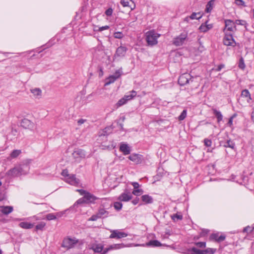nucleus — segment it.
Instances as JSON below:
<instances>
[{"label": "nucleus", "mask_w": 254, "mask_h": 254, "mask_svg": "<svg viewBox=\"0 0 254 254\" xmlns=\"http://www.w3.org/2000/svg\"><path fill=\"white\" fill-rule=\"evenodd\" d=\"M70 174L68 173V170L67 169H64L63 170L62 172V175L66 178Z\"/></svg>", "instance_id": "obj_55"}, {"label": "nucleus", "mask_w": 254, "mask_h": 254, "mask_svg": "<svg viewBox=\"0 0 254 254\" xmlns=\"http://www.w3.org/2000/svg\"><path fill=\"white\" fill-rule=\"evenodd\" d=\"M110 27H109V26L106 25V26L100 27L99 28V29L98 30H96L98 31H99V32H101V31H102L105 30H107Z\"/></svg>", "instance_id": "obj_57"}, {"label": "nucleus", "mask_w": 254, "mask_h": 254, "mask_svg": "<svg viewBox=\"0 0 254 254\" xmlns=\"http://www.w3.org/2000/svg\"><path fill=\"white\" fill-rule=\"evenodd\" d=\"M120 150L124 155H128L130 153V149L127 144L122 143L120 147Z\"/></svg>", "instance_id": "obj_20"}, {"label": "nucleus", "mask_w": 254, "mask_h": 254, "mask_svg": "<svg viewBox=\"0 0 254 254\" xmlns=\"http://www.w3.org/2000/svg\"><path fill=\"white\" fill-rule=\"evenodd\" d=\"M215 0H210L207 4L206 7L205 9V12L207 13L210 12L213 8V5L214 4Z\"/></svg>", "instance_id": "obj_31"}, {"label": "nucleus", "mask_w": 254, "mask_h": 254, "mask_svg": "<svg viewBox=\"0 0 254 254\" xmlns=\"http://www.w3.org/2000/svg\"><path fill=\"white\" fill-rule=\"evenodd\" d=\"M113 9L111 7H110L105 11V13L107 16H111L113 14Z\"/></svg>", "instance_id": "obj_53"}, {"label": "nucleus", "mask_w": 254, "mask_h": 254, "mask_svg": "<svg viewBox=\"0 0 254 254\" xmlns=\"http://www.w3.org/2000/svg\"><path fill=\"white\" fill-rule=\"evenodd\" d=\"M225 27L227 29V30L229 31H233L234 30H236V26L235 25V22L233 21L227 19L225 21Z\"/></svg>", "instance_id": "obj_13"}, {"label": "nucleus", "mask_w": 254, "mask_h": 254, "mask_svg": "<svg viewBox=\"0 0 254 254\" xmlns=\"http://www.w3.org/2000/svg\"><path fill=\"white\" fill-rule=\"evenodd\" d=\"M112 128L110 127H105L102 131V133L101 134V136H106L108 135L112 131Z\"/></svg>", "instance_id": "obj_37"}, {"label": "nucleus", "mask_w": 254, "mask_h": 254, "mask_svg": "<svg viewBox=\"0 0 254 254\" xmlns=\"http://www.w3.org/2000/svg\"><path fill=\"white\" fill-rule=\"evenodd\" d=\"M20 175L26 174L30 169L29 164L28 162L20 164L17 166Z\"/></svg>", "instance_id": "obj_10"}, {"label": "nucleus", "mask_w": 254, "mask_h": 254, "mask_svg": "<svg viewBox=\"0 0 254 254\" xmlns=\"http://www.w3.org/2000/svg\"><path fill=\"white\" fill-rule=\"evenodd\" d=\"M236 3L238 5L245 6V2L243 0H235Z\"/></svg>", "instance_id": "obj_56"}, {"label": "nucleus", "mask_w": 254, "mask_h": 254, "mask_svg": "<svg viewBox=\"0 0 254 254\" xmlns=\"http://www.w3.org/2000/svg\"><path fill=\"white\" fill-rule=\"evenodd\" d=\"M111 235L109 236L110 239H121L122 238L126 237L127 236V234L121 232L119 230H114L111 231Z\"/></svg>", "instance_id": "obj_6"}, {"label": "nucleus", "mask_w": 254, "mask_h": 254, "mask_svg": "<svg viewBox=\"0 0 254 254\" xmlns=\"http://www.w3.org/2000/svg\"><path fill=\"white\" fill-rule=\"evenodd\" d=\"M146 246L148 247H160L162 246V244L158 240H151L146 243Z\"/></svg>", "instance_id": "obj_24"}, {"label": "nucleus", "mask_w": 254, "mask_h": 254, "mask_svg": "<svg viewBox=\"0 0 254 254\" xmlns=\"http://www.w3.org/2000/svg\"><path fill=\"white\" fill-rule=\"evenodd\" d=\"M132 198V195L130 192L126 189L123 193H122L118 197V199L121 201H128Z\"/></svg>", "instance_id": "obj_9"}, {"label": "nucleus", "mask_w": 254, "mask_h": 254, "mask_svg": "<svg viewBox=\"0 0 254 254\" xmlns=\"http://www.w3.org/2000/svg\"><path fill=\"white\" fill-rule=\"evenodd\" d=\"M202 15L200 12H193L189 17H186L185 20L188 21L189 18L191 19H199L202 17Z\"/></svg>", "instance_id": "obj_22"}, {"label": "nucleus", "mask_w": 254, "mask_h": 254, "mask_svg": "<svg viewBox=\"0 0 254 254\" xmlns=\"http://www.w3.org/2000/svg\"><path fill=\"white\" fill-rule=\"evenodd\" d=\"M189 251L190 254H204L203 250H199L195 247H192Z\"/></svg>", "instance_id": "obj_32"}, {"label": "nucleus", "mask_w": 254, "mask_h": 254, "mask_svg": "<svg viewBox=\"0 0 254 254\" xmlns=\"http://www.w3.org/2000/svg\"><path fill=\"white\" fill-rule=\"evenodd\" d=\"M223 43L226 46H231L235 47L236 46V42L235 41L232 34H225V36L223 39Z\"/></svg>", "instance_id": "obj_7"}, {"label": "nucleus", "mask_w": 254, "mask_h": 254, "mask_svg": "<svg viewBox=\"0 0 254 254\" xmlns=\"http://www.w3.org/2000/svg\"><path fill=\"white\" fill-rule=\"evenodd\" d=\"M137 93L134 90H132L130 92V94L129 95H126L124 96V97L125 98L127 102L133 99L134 97L136 96Z\"/></svg>", "instance_id": "obj_29"}, {"label": "nucleus", "mask_w": 254, "mask_h": 254, "mask_svg": "<svg viewBox=\"0 0 254 254\" xmlns=\"http://www.w3.org/2000/svg\"><path fill=\"white\" fill-rule=\"evenodd\" d=\"M253 229H251V228L249 226L245 227L243 229V232L251 233Z\"/></svg>", "instance_id": "obj_58"}, {"label": "nucleus", "mask_w": 254, "mask_h": 254, "mask_svg": "<svg viewBox=\"0 0 254 254\" xmlns=\"http://www.w3.org/2000/svg\"><path fill=\"white\" fill-rule=\"evenodd\" d=\"M235 25H240L244 26L246 29H247V27L248 25V23L246 21L244 20H236L235 21Z\"/></svg>", "instance_id": "obj_38"}, {"label": "nucleus", "mask_w": 254, "mask_h": 254, "mask_svg": "<svg viewBox=\"0 0 254 254\" xmlns=\"http://www.w3.org/2000/svg\"><path fill=\"white\" fill-rule=\"evenodd\" d=\"M120 2L124 7H128L131 10L135 8V5L131 0H121Z\"/></svg>", "instance_id": "obj_16"}, {"label": "nucleus", "mask_w": 254, "mask_h": 254, "mask_svg": "<svg viewBox=\"0 0 254 254\" xmlns=\"http://www.w3.org/2000/svg\"><path fill=\"white\" fill-rule=\"evenodd\" d=\"M125 245L124 244H113L110 246L111 250L114 249H120L124 248Z\"/></svg>", "instance_id": "obj_36"}, {"label": "nucleus", "mask_w": 254, "mask_h": 254, "mask_svg": "<svg viewBox=\"0 0 254 254\" xmlns=\"http://www.w3.org/2000/svg\"><path fill=\"white\" fill-rule=\"evenodd\" d=\"M216 251V249L210 248H208L205 250H203L204 254H214Z\"/></svg>", "instance_id": "obj_39"}, {"label": "nucleus", "mask_w": 254, "mask_h": 254, "mask_svg": "<svg viewBox=\"0 0 254 254\" xmlns=\"http://www.w3.org/2000/svg\"><path fill=\"white\" fill-rule=\"evenodd\" d=\"M187 110H184L183 112L181 113V115L179 116L178 119L179 121L184 120L187 117Z\"/></svg>", "instance_id": "obj_43"}, {"label": "nucleus", "mask_w": 254, "mask_h": 254, "mask_svg": "<svg viewBox=\"0 0 254 254\" xmlns=\"http://www.w3.org/2000/svg\"><path fill=\"white\" fill-rule=\"evenodd\" d=\"M111 249L110 246L108 248H105V249H103V250L101 252V254H106Z\"/></svg>", "instance_id": "obj_61"}, {"label": "nucleus", "mask_w": 254, "mask_h": 254, "mask_svg": "<svg viewBox=\"0 0 254 254\" xmlns=\"http://www.w3.org/2000/svg\"><path fill=\"white\" fill-rule=\"evenodd\" d=\"M127 51V48L126 47L124 46H120L117 49L114 57H124L125 56Z\"/></svg>", "instance_id": "obj_15"}, {"label": "nucleus", "mask_w": 254, "mask_h": 254, "mask_svg": "<svg viewBox=\"0 0 254 254\" xmlns=\"http://www.w3.org/2000/svg\"><path fill=\"white\" fill-rule=\"evenodd\" d=\"M218 237H219L218 234H217V233H213V234H212L210 235V239H211V240H214L216 242H217V239H218Z\"/></svg>", "instance_id": "obj_54"}, {"label": "nucleus", "mask_w": 254, "mask_h": 254, "mask_svg": "<svg viewBox=\"0 0 254 254\" xmlns=\"http://www.w3.org/2000/svg\"><path fill=\"white\" fill-rule=\"evenodd\" d=\"M77 191H78L81 195H83V196L84 195H85L86 193H88V191H86L85 190H82V189L77 190Z\"/></svg>", "instance_id": "obj_60"}, {"label": "nucleus", "mask_w": 254, "mask_h": 254, "mask_svg": "<svg viewBox=\"0 0 254 254\" xmlns=\"http://www.w3.org/2000/svg\"><path fill=\"white\" fill-rule=\"evenodd\" d=\"M97 199V197L96 196L88 192V193H86L83 197L78 199L74 203V206L84 203H94L95 201Z\"/></svg>", "instance_id": "obj_1"}, {"label": "nucleus", "mask_w": 254, "mask_h": 254, "mask_svg": "<svg viewBox=\"0 0 254 254\" xmlns=\"http://www.w3.org/2000/svg\"><path fill=\"white\" fill-rule=\"evenodd\" d=\"M6 174L10 177H17L21 176L17 166L8 170Z\"/></svg>", "instance_id": "obj_12"}, {"label": "nucleus", "mask_w": 254, "mask_h": 254, "mask_svg": "<svg viewBox=\"0 0 254 254\" xmlns=\"http://www.w3.org/2000/svg\"><path fill=\"white\" fill-rule=\"evenodd\" d=\"M122 74V71L120 69H118L112 75L114 77H116V79L119 78Z\"/></svg>", "instance_id": "obj_47"}, {"label": "nucleus", "mask_w": 254, "mask_h": 254, "mask_svg": "<svg viewBox=\"0 0 254 254\" xmlns=\"http://www.w3.org/2000/svg\"><path fill=\"white\" fill-rule=\"evenodd\" d=\"M226 238V237L225 235H221L217 239V242H220L222 241H223Z\"/></svg>", "instance_id": "obj_59"}, {"label": "nucleus", "mask_w": 254, "mask_h": 254, "mask_svg": "<svg viewBox=\"0 0 254 254\" xmlns=\"http://www.w3.org/2000/svg\"><path fill=\"white\" fill-rule=\"evenodd\" d=\"M224 67V64H220L218 65L217 68L216 69V70L217 71H220L223 67Z\"/></svg>", "instance_id": "obj_63"}, {"label": "nucleus", "mask_w": 254, "mask_h": 254, "mask_svg": "<svg viewBox=\"0 0 254 254\" xmlns=\"http://www.w3.org/2000/svg\"><path fill=\"white\" fill-rule=\"evenodd\" d=\"M13 211V207L11 206H0V211L3 214L7 215Z\"/></svg>", "instance_id": "obj_19"}, {"label": "nucleus", "mask_w": 254, "mask_h": 254, "mask_svg": "<svg viewBox=\"0 0 254 254\" xmlns=\"http://www.w3.org/2000/svg\"><path fill=\"white\" fill-rule=\"evenodd\" d=\"M209 232V230L208 229H203L201 230V232L200 233V237H204L207 235Z\"/></svg>", "instance_id": "obj_52"}, {"label": "nucleus", "mask_w": 254, "mask_h": 254, "mask_svg": "<svg viewBox=\"0 0 254 254\" xmlns=\"http://www.w3.org/2000/svg\"><path fill=\"white\" fill-rule=\"evenodd\" d=\"M78 242V240L75 238H65L63 241L61 246L66 250H69L73 248Z\"/></svg>", "instance_id": "obj_2"}, {"label": "nucleus", "mask_w": 254, "mask_h": 254, "mask_svg": "<svg viewBox=\"0 0 254 254\" xmlns=\"http://www.w3.org/2000/svg\"><path fill=\"white\" fill-rule=\"evenodd\" d=\"M114 36L117 39H122L124 37V34L121 32H116L114 33Z\"/></svg>", "instance_id": "obj_48"}, {"label": "nucleus", "mask_w": 254, "mask_h": 254, "mask_svg": "<svg viewBox=\"0 0 254 254\" xmlns=\"http://www.w3.org/2000/svg\"><path fill=\"white\" fill-rule=\"evenodd\" d=\"M66 182L71 185L76 186L79 184V180L77 179L74 174H70L66 178Z\"/></svg>", "instance_id": "obj_11"}, {"label": "nucleus", "mask_w": 254, "mask_h": 254, "mask_svg": "<svg viewBox=\"0 0 254 254\" xmlns=\"http://www.w3.org/2000/svg\"><path fill=\"white\" fill-rule=\"evenodd\" d=\"M207 21L205 23L202 24L199 27V29L200 31L203 32H206L208 31V28L206 26Z\"/></svg>", "instance_id": "obj_44"}, {"label": "nucleus", "mask_w": 254, "mask_h": 254, "mask_svg": "<svg viewBox=\"0 0 254 254\" xmlns=\"http://www.w3.org/2000/svg\"><path fill=\"white\" fill-rule=\"evenodd\" d=\"M241 96L246 98L248 102L252 100L251 94L248 89H244L242 91Z\"/></svg>", "instance_id": "obj_25"}, {"label": "nucleus", "mask_w": 254, "mask_h": 254, "mask_svg": "<svg viewBox=\"0 0 254 254\" xmlns=\"http://www.w3.org/2000/svg\"><path fill=\"white\" fill-rule=\"evenodd\" d=\"M187 37L188 34L187 33H182L174 39L173 43L176 46H182L184 44Z\"/></svg>", "instance_id": "obj_5"}, {"label": "nucleus", "mask_w": 254, "mask_h": 254, "mask_svg": "<svg viewBox=\"0 0 254 254\" xmlns=\"http://www.w3.org/2000/svg\"><path fill=\"white\" fill-rule=\"evenodd\" d=\"M158 37L159 35H157L153 31H149L146 33V40L149 45H156Z\"/></svg>", "instance_id": "obj_3"}, {"label": "nucleus", "mask_w": 254, "mask_h": 254, "mask_svg": "<svg viewBox=\"0 0 254 254\" xmlns=\"http://www.w3.org/2000/svg\"><path fill=\"white\" fill-rule=\"evenodd\" d=\"M131 185L133 186L134 189H138L139 185L137 182H132Z\"/></svg>", "instance_id": "obj_62"}, {"label": "nucleus", "mask_w": 254, "mask_h": 254, "mask_svg": "<svg viewBox=\"0 0 254 254\" xmlns=\"http://www.w3.org/2000/svg\"><path fill=\"white\" fill-rule=\"evenodd\" d=\"M21 153L20 150H14L10 154V157L12 158L17 157Z\"/></svg>", "instance_id": "obj_40"}, {"label": "nucleus", "mask_w": 254, "mask_h": 254, "mask_svg": "<svg viewBox=\"0 0 254 254\" xmlns=\"http://www.w3.org/2000/svg\"><path fill=\"white\" fill-rule=\"evenodd\" d=\"M141 199L145 203H152L153 202V198L151 196L147 194L143 195L141 196Z\"/></svg>", "instance_id": "obj_26"}, {"label": "nucleus", "mask_w": 254, "mask_h": 254, "mask_svg": "<svg viewBox=\"0 0 254 254\" xmlns=\"http://www.w3.org/2000/svg\"><path fill=\"white\" fill-rule=\"evenodd\" d=\"M116 80V77H114L112 75H110L107 78H106L105 85H109L111 83H114Z\"/></svg>", "instance_id": "obj_33"}, {"label": "nucleus", "mask_w": 254, "mask_h": 254, "mask_svg": "<svg viewBox=\"0 0 254 254\" xmlns=\"http://www.w3.org/2000/svg\"><path fill=\"white\" fill-rule=\"evenodd\" d=\"M45 226L46 223L45 222H41L36 226L35 229L36 230H43Z\"/></svg>", "instance_id": "obj_41"}, {"label": "nucleus", "mask_w": 254, "mask_h": 254, "mask_svg": "<svg viewBox=\"0 0 254 254\" xmlns=\"http://www.w3.org/2000/svg\"><path fill=\"white\" fill-rule=\"evenodd\" d=\"M143 191L142 189H139L138 188V189H134L132 191V193L135 195L138 196L140 194V193H143Z\"/></svg>", "instance_id": "obj_49"}, {"label": "nucleus", "mask_w": 254, "mask_h": 254, "mask_svg": "<svg viewBox=\"0 0 254 254\" xmlns=\"http://www.w3.org/2000/svg\"><path fill=\"white\" fill-rule=\"evenodd\" d=\"M97 220V217L95 214L93 215L90 218H89L88 221H95Z\"/></svg>", "instance_id": "obj_64"}, {"label": "nucleus", "mask_w": 254, "mask_h": 254, "mask_svg": "<svg viewBox=\"0 0 254 254\" xmlns=\"http://www.w3.org/2000/svg\"><path fill=\"white\" fill-rule=\"evenodd\" d=\"M63 214L62 212H58L56 215L53 213H49L46 215V217L47 220L50 221L56 219L57 217H61Z\"/></svg>", "instance_id": "obj_21"}, {"label": "nucleus", "mask_w": 254, "mask_h": 254, "mask_svg": "<svg viewBox=\"0 0 254 254\" xmlns=\"http://www.w3.org/2000/svg\"><path fill=\"white\" fill-rule=\"evenodd\" d=\"M212 111L214 115L215 116L217 119V122L219 123L222 121L223 116L221 113L220 111H217L216 109H213Z\"/></svg>", "instance_id": "obj_28"}, {"label": "nucleus", "mask_w": 254, "mask_h": 254, "mask_svg": "<svg viewBox=\"0 0 254 254\" xmlns=\"http://www.w3.org/2000/svg\"><path fill=\"white\" fill-rule=\"evenodd\" d=\"M21 126L25 129L33 130L35 127V124L27 119H24L21 122Z\"/></svg>", "instance_id": "obj_8"}, {"label": "nucleus", "mask_w": 254, "mask_h": 254, "mask_svg": "<svg viewBox=\"0 0 254 254\" xmlns=\"http://www.w3.org/2000/svg\"><path fill=\"white\" fill-rule=\"evenodd\" d=\"M204 143L205 146H206V147H210L211 146L212 141L210 139H209L208 138H205L204 139Z\"/></svg>", "instance_id": "obj_51"}, {"label": "nucleus", "mask_w": 254, "mask_h": 254, "mask_svg": "<svg viewBox=\"0 0 254 254\" xmlns=\"http://www.w3.org/2000/svg\"><path fill=\"white\" fill-rule=\"evenodd\" d=\"M220 145L223 146L225 147H229L233 149L235 148V144L230 139H227L226 142L220 141Z\"/></svg>", "instance_id": "obj_18"}, {"label": "nucleus", "mask_w": 254, "mask_h": 254, "mask_svg": "<svg viewBox=\"0 0 254 254\" xmlns=\"http://www.w3.org/2000/svg\"><path fill=\"white\" fill-rule=\"evenodd\" d=\"M192 81L191 76L190 74L186 73L180 76L178 79V83L181 86H184L189 83L190 81L192 82Z\"/></svg>", "instance_id": "obj_4"}, {"label": "nucleus", "mask_w": 254, "mask_h": 254, "mask_svg": "<svg viewBox=\"0 0 254 254\" xmlns=\"http://www.w3.org/2000/svg\"><path fill=\"white\" fill-rule=\"evenodd\" d=\"M238 66L240 68L242 69H244L245 67V64L244 63V61L242 58H241L240 59Z\"/></svg>", "instance_id": "obj_50"}, {"label": "nucleus", "mask_w": 254, "mask_h": 254, "mask_svg": "<svg viewBox=\"0 0 254 254\" xmlns=\"http://www.w3.org/2000/svg\"><path fill=\"white\" fill-rule=\"evenodd\" d=\"M127 102L125 99V98L123 97L122 98L120 99L118 102L116 104V106L117 107H120L121 106L124 105L126 104Z\"/></svg>", "instance_id": "obj_42"}, {"label": "nucleus", "mask_w": 254, "mask_h": 254, "mask_svg": "<svg viewBox=\"0 0 254 254\" xmlns=\"http://www.w3.org/2000/svg\"><path fill=\"white\" fill-rule=\"evenodd\" d=\"M30 91L36 98H41L42 96V91L40 88H36L34 89H32L30 90Z\"/></svg>", "instance_id": "obj_23"}, {"label": "nucleus", "mask_w": 254, "mask_h": 254, "mask_svg": "<svg viewBox=\"0 0 254 254\" xmlns=\"http://www.w3.org/2000/svg\"><path fill=\"white\" fill-rule=\"evenodd\" d=\"M114 206L117 210L119 211L122 209L123 204L120 202H115L114 203Z\"/></svg>", "instance_id": "obj_45"}, {"label": "nucleus", "mask_w": 254, "mask_h": 254, "mask_svg": "<svg viewBox=\"0 0 254 254\" xmlns=\"http://www.w3.org/2000/svg\"><path fill=\"white\" fill-rule=\"evenodd\" d=\"M72 155L75 159H78L80 158H84L85 156V153L83 150L77 148L75 149Z\"/></svg>", "instance_id": "obj_14"}, {"label": "nucleus", "mask_w": 254, "mask_h": 254, "mask_svg": "<svg viewBox=\"0 0 254 254\" xmlns=\"http://www.w3.org/2000/svg\"><path fill=\"white\" fill-rule=\"evenodd\" d=\"M103 248L104 246L101 244H93L90 249L92 250L95 253H101Z\"/></svg>", "instance_id": "obj_17"}, {"label": "nucleus", "mask_w": 254, "mask_h": 254, "mask_svg": "<svg viewBox=\"0 0 254 254\" xmlns=\"http://www.w3.org/2000/svg\"><path fill=\"white\" fill-rule=\"evenodd\" d=\"M98 212L99 213V215L101 216L103 218H106L109 216V212L103 208H99Z\"/></svg>", "instance_id": "obj_30"}, {"label": "nucleus", "mask_w": 254, "mask_h": 254, "mask_svg": "<svg viewBox=\"0 0 254 254\" xmlns=\"http://www.w3.org/2000/svg\"><path fill=\"white\" fill-rule=\"evenodd\" d=\"M19 226L22 228L28 229L33 228L34 224L27 222H22L19 223Z\"/></svg>", "instance_id": "obj_27"}, {"label": "nucleus", "mask_w": 254, "mask_h": 254, "mask_svg": "<svg viewBox=\"0 0 254 254\" xmlns=\"http://www.w3.org/2000/svg\"><path fill=\"white\" fill-rule=\"evenodd\" d=\"M194 244L196 246L200 248H205L206 245V242H196Z\"/></svg>", "instance_id": "obj_46"}, {"label": "nucleus", "mask_w": 254, "mask_h": 254, "mask_svg": "<svg viewBox=\"0 0 254 254\" xmlns=\"http://www.w3.org/2000/svg\"><path fill=\"white\" fill-rule=\"evenodd\" d=\"M128 158L129 160L135 162V163H138L139 161V157L138 156V154H132V155H130L129 157H128Z\"/></svg>", "instance_id": "obj_35"}, {"label": "nucleus", "mask_w": 254, "mask_h": 254, "mask_svg": "<svg viewBox=\"0 0 254 254\" xmlns=\"http://www.w3.org/2000/svg\"><path fill=\"white\" fill-rule=\"evenodd\" d=\"M171 217L174 221H176L177 220H181L183 219V215L181 214H178V213H176V214L172 215L171 216Z\"/></svg>", "instance_id": "obj_34"}]
</instances>
